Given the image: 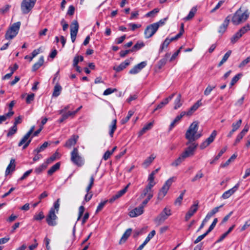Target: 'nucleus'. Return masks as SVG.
<instances>
[{
    "instance_id": "1",
    "label": "nucleus",
    "mask_w": 250,
    "mask_h": 250,
    "mask_svg": "<svg viewBox=\"0 0 250 250\" xmlns=\"http://www.w3.org/2000/svg\"><path fill=\"white\" fill-rule=\"evenodd\" d=\"M198 128L199 123L197 121L193 122L190 125L185 134V138L188 140L186 145H188L189 143L194 142L201 137V133H198Z\"/></svg>"
},
{
    "instance_id": "2",
    "label": "nucleus",
    "mask_w": 250,
    "mask_h": 250,
    "mask_svg": "<svg viewBox=\"0 0 250 250\" xmlns=\"http://www.w3.org/2000/svg\"><path fill=\"white\" fill-rule=\"evenodd\" d=\"M250 12L247 8L241 6L233 14L231 21L234 25H239L245 22L249 18Z\"/></svg>"
},
{
    "instance_id": "3",
    "label": "nucleus",
    "mask_w": 250,
    "mask_h": 250,
    "mask_svg": "<svg viewBox=\"0 0 250 250\" xmlns=\"http://www.w3.org/2000/svg\"><path fill=\"white\" fill-rule=\"evenodd\" d=\"M21 22L18 21L12 24V25L7 30L5 38L7 40H11L13 39L18 33L20 26Z\"/></svg>"
},
{
    "instance_id": "4",
    "label": "nucleus",
    "mask_w": 250,
    "mask_h": 250,
    "mask_svg": "<svg viewBox=\"0 0 250 250\" xmlns=\"http://www.w3.org/2000/svg\"><path fill=\"white\" fill-rule=\"evenodd\" d=\"M71 161L75 165L81 167L84 164L83 158L79 155L77 147H74L71 152Z\"/></svg>"
},
{
    "instance_id": "5",
    "label": "nucleus",
    "mask_w": 250,
    "mask_h": 250,
    "mask_svg": "<svg viewBox=\"0 0 250 250\" xmlns=\"http://www.w3.org/2000/svg\"><path fill=\"white\" fill-rule=\"evenodd\" d=\"M37 0H23L21 3V8L23 14L30 12L36 2Z\"/></svg>"
},
{
    "instance_id": "6",
    "label": "nucleus",
    "mask_w": 250,
    "mask_h": 250,
    "mask_svg": "<svg viewBox=\"0 0 250 250\" xmlns=\"http://www.w3.org/2000/svg\"><path fill=\"white\" fill-rule=\"evenodd\" d=\"M171 214V209L168 208H165L161 213L154 219V222L158 225L163 223L168 216Z\"/></svg>"
},
{
    "instance_id": "7",
    "label": "nucleus",
    "mask_w": 250,
    "mask_h": 250,
    "mask_svg": "<svg viewBox=\"0 0 250 250\" xmlns=\"http://www.w3.org/2000/svg\"><path fill=\"white\" fill-rule=\"evenodd\" d=\"M152 187H149L147 185L144 189L143 193H142V198H144L145 197H146L142 202L143 206H145L148 203V201L153 197V193L152 190Z\"/></svg>"
},
{
    "instance_id": "8",
    "label": "nucleus",
    "mask_w": 250,
    "mask_h": 250,
    "mask_svg": "<svg viewBox=\"0 0 250 250\" xmlns=\"http://www.w3.org/2000/svg\"><path fill=\"white\" fill-rule=\"evenodd\" d=\"M58 217L54 211V208H50L48 215L46 217V221L50 226H55L57 224V219Z\"/></svg>"
},
{
    "instance_id": "9",
    "label": "nucleus",
    "mask_w": 250,
    "mask_h": 250,
    "mask_svg": "<svg viewBox=\"0 0 250 250\" xmlns=\"http://www.w3.org/2000/svg\"><path fill=\"white\" fill-rule=\"evenodd\" d=\"M159 25L157 23L151 24L146 28L144 32V35L146 38L151 37L157 31Z\"/></svg>"
},
{
    "instance_id": "10",
    "label": "nucleus",
    "mask_w": 250,
    "mask_h": 250,
    "mask_svg": "<svg viewBox=\"0 0 250 250\" xmlns=\"http://www.w3.org/2000/svg\"><path fill=\"white\" fill-rule=\"evenodd\" d=\"M217 135V131L213 130L209 137H208L205 141H204L200 146L201 149H204L211 143H212Z\"/></svg>"
},
{
    "instance_id": "11",
    "label": "nucleus",
    "mask_w": 250,
    "mask_h": 250,
    "mask_svg": "<svg viewBox=\"0 0 250 250\" xmlns=\"http://www.w3.org/2000/svg\"><path fill=\"white\" fill-rule=\"evenodd\" d=\"M79 30V24L76 21H74L70 27V35L73 42L75 41L76 36Z\"/></svg>"
},
{
    "instance_id": "12",
    "label": "nucleus",
    "mask_w": 250,
    "mask_h": 250,
    "mask_svg": "<svg viewBox=\"0 0 250 250\" xmlns=\"http://www.w3.org/2000/svg\"><path fill=\"white\" fill-rule=\"evenodd\" d=\"M199 202L196 201L194 202V204L192 205L185 216V219L186 221L188 220L197 211L198 209Z\"/></svg>"
},
{
    "instance_id": "13",
    "label": "nucleus",
    "mask_w": 250,
    "mask_h": 250,
    "mask_svg": "<svg viewBox=\"0 0 250 250\" xmlns=\"http://www.w3.org/2000/svg\"><path fill=\"white\" fill-rule=\"evenodd\" d=\"M30 135L27 133L24 135V136L22 138L20 142L18 144L19 146H21L23 145L22 148L25 149L30 144V143L32 141V139L33 137H32L31 138H29Z\"/></svg>"
},
{
    "instance_id": "14",
    "label": "nucleus",
    "mask_w": 250,
    "mask_h": 250,
    "mask_svg": "<svg viewBox=\"0 0 250 250\" xmlns=\"http://www.w3.org/2000/svg\"><path fill=\"white\" fill-rule=\"evenodd\" d=\"M79 136L76 135H72L65 143L64 145V147L67 148H71L72 146H74L78 141Z\"/></svg>"
},
{
    "instance_id": "15",
    "label": "nucleus",
    "mask_w": 250,
    "mask_h": 250,
    "mask_svg": "<svg viewBox=\"0 0 250 250\" xmlns=\"http://www.w3.org/2000/svg\"><path fill=\"white\" fill-rule=\"evenodd\" d=\"M169 57L170 54L167 53L165 55V57L158 62L156 67V70L157 71L160 70L166 64L167 59L169 58Z\"/></svg>"
},
{
    "instance_id": "16",
    "label": "nucleus",
    "mask_w": 250,
    "mask_h": 250,
    "mask_svg": "<svg viewBox=\"0 0 250 250\" xmlns=\"http://www.w3.org/2000/svg\"><path fill=\"white\" fill-rule=\"evenodd\" d=\"M239 184H236L234 187H233L231 189L225 191L222 195V197L226 199L229 198L231 195H232L239 188Z\"/></svg>"
},
{
    "instance_id": "17",
    "label": "nucleus",
    "mask_w": 250,
    "mask_h": 250,
    "mask_svg": "<svg viewBox=\"0 0 250 250\" xmlns=\"http://www.w3.org/2000/svg\"><path fill=\"white\" fill-rule=\"evenodd\" d=\"M230 20V15H229L226 18L223 23L220 26L219 29L218 30L219 33L223 34L226 31V30L229 25Z\"/></svg>"
},
{
    "instance_id": "18",
    "label": "nucleus",
    "mask_w": 250,
    "mask_h": 250,
    "mask_svg": "<svg viewBox=\"0 0 250 250\" xmlns=\"http://www.w3.org/2000/svg\"><path fill=\"white\" fill-rule=\"evenodd\" d=\"M160 168H158L155 170L153 171L149 175L147 179V181L148 183L147 184L149 187H153L154 185L156 184V183L154 181V175L158 172Z\"/></svg>"
},
{
    "instance_id": "19",
    "label": "nucleus",
    "mask_w": 250,
    "mask_h": 250,
    "mask_svg": "<svg viewBox=\"0 0 250 250\" xmlns=\"http://www.w3.org/2000/svg\"><path fill=\"white\" fill-rule=\"evenodd\" d=\"M16 167V163L15 160L14 159H11L10 161V163L8 165L6 170H5V175H7L10 174L11 172H12L15 170Z\"/></svg>"
},
{
    "instance_id": "20",
    "label": "nucleus",
    "mask_w": 250,
    "mask_h": 250,
    "mask_svg": "<svg viewBox=\"0 0 250 250\" xmlns=\"http://www.w3.org/2000/svg\"><path fill=\"white\" fill-rule=\"evenodd\" d=\"M202 105L201 100L198 101L195 104H194L189 110L186 112V115L190 116L196 111Z\"/></svg>"
},
{
    "instance_id": "21",
    "label": "nucleus",
    "mask_w": 250,
    "mask_h": 250,
    "mask_svg": "<svg viewBox=\"0 0 250 250\" xmlns=\"http://www.w3.org/2000/svg\"><path fill=\"white\" fill-rule=\"evenodd\" d=\"M156 156L154 154H151L150 156L146 158L142 164L143 167L145 168L149 167L155 159Z\"/></svg>"
},
{
    "instance_id": "22",
    "label": "nucleus",
    "mask_w": 250,
    "mask_h": 250,
    "mask_svg": "<svg viewBox=\"0 0 250 250\" xmlns=\"http://www.w3.org/2000/svg\"><path fill=\"white\" fill-rule=\"evenodd\" d=\"M130 63L129 60H126L124 62H122L119 65L114 66L113 69L116 72H120L125 69Z\"/></svg>"
},
{
    "instance_id": "23",
    "label": "nucleus",
    "mask_w": 250,
    "mask_h": 250,
    "mask_svg": "<svg viewBox=\"0 0 250 250\" xmlns=\"http://www.w3.org/2000/svg\"><path fill=\"white\" fill-rule=\"evenodd\" d=\"M185 115H186V112L182 111L179 115L177 116L173 121L170 124L169 129L171 130L175 126V124L178 123Z\"/></svg>"
},
{
    "instance_id": "24",
    "label": "nucleus",
    "mask_w": 250,
    "mask_h": 250,
    "mask_svg": "<svg viewBox=\"0 0 250 250\" xmlns=\"http://www.w3.org/2000/svg\"><path fill=\"white\" fill-rule=\"evenodd\" d=\"M188 146V147L186 148V149L192 155L194 154V152L198 146V144L193 142L192 143H189Z\"/></svg>"
},
{
    "instance_id": "25",
    "label": "nucleus",
    "mask_w": 250,
    "mask_h": 250,
    "mask_svg": "<svg viewBox=\"0 0 250 250\" xmlns=\"http://www.w3.org/2000/svg\"><path fill=\"white\" fill-rule=\"evenodd\" d=\"M197 11V7H193L190 11H189L188 15L184 18V20L185 21H189L192 19L195 16Z\"/></svg>"
},
{
    "instance_id": "26",
    "label": "nucleus",
    "mask_w": 250,
    "mask_h": 250,
    "mask_svg": "<svg viewBox=\"0 0 250 250\" xmlns=\"http://www.w3.org/2000/svg\"><path fill=\"white\" fill-rule=\"evenodd\" d=\"M128 214L131 217H135L141 215V206H138L130 211Z\"/></svg>"
},
{
    "instance_id": "27",
    "label": "nucleus",
    "mask_w": 250,
    "mask_h": 250,
    "mask_svg": "<svg viewBox=\"0 0 250 250\" xmlns=\"http://www.w3.org/2000/svg\"><path fill=\"white\" fill-rule=\"evenodd\" d=\"M169 188L166 187V186H164L162 187L161 189L160 190L158 195V199L161 200L162 199L167 193Z\"/></svg>"
},
{
    "instance_id": "28",
    "label": "nucleus",
    "mask_w": 250,
    "mask_h": 250,
    "mask_svg": "<svg viewBox=\"0 0 250 250\" xmlns=\"http://www.w3.org/2000/svg\"><path fill=\"white\" fill-rule=\"evenodd\" d=\"M43 62H44V57H43V56H42L40 58L38 62L35 63L33 65V66L32 67V71H36L43 64Z\"/></svg>"
},
{
    "instance_id": "29",
    "label": "nucleus",
    "mask_w": 250,
    "mask_h": 250,
    "mask_svg": "<svg viewBox=\"0 0 250 250\" xmlns=\"http://www.w3.org/2000/svg\"><path fill=\"white\" fill-rule=\"evenodd\" d=\"M62 90V87L58 83H57L54 86L53 92V96L57 97L59 96Z\"/></svg>"
},
{
    "instance_id": "30",
    "label": "nucleus",
    "mask_w": 250,
    "mask_h": 250,
    "mask_svg": "<svg viewBox=\"0 0 250 250\" xmlns=\"http://www.w3.org/2000/svg\"><path fill=\"white\" fill-rule=\"evenodd\" d=\"M131 231H132V230H131V229H128L125 231V232L124 233V234L123 235L122 238L120 239V242H119V243L120 244H122L123 243H125L126 241V240H127L128 237L131 234Z\"/></svg>"
},
{
    "instance_id": "31",
    "label": "nucleus",
    "mask_w": 250,
    "mask_h": 250,
    "mask_svg": "<svg viewBox=\"0 0 250 250\" xmlns=\"http://www.w3.org/2000/svg\"><path fill=\"white\" fill-rule=\"evenodd\" d=\"M60 167V163L58 162L54 165L51 167L47 171V174L49 175H52L55 171L59 169Z\"/></svg>"
},
{
    "instance_id": "32",
    "label": "nucleus",
    "mask_w": 250,
    "mask_h": 250,
    "mask_svg": "<svg viewBox=\"0 0 250 250\" xmlns=\"http://www.w3.org/2000/svg\"><path fill=\"white\" fill-rule=\"evenodd\" d=\"M117 120L116 119L113 120L112 122L111 125H110V131L109 132V135L111 137L113 136V133L117 128Z\"/></svg>"
},
{
    "instance_id": "33",
    "label": "nucleus",
    "mask_w": 250,
    "mask_h": 250,
    "mask_svg": "<svg viewBox=\"0 0 250 250\" xmlns=\"http://www.w3.org/2000/svg\"><path fill=\"white\" fill-rule=\"evenodd\" d=\"M181 95L180 94H179L174 101V108L175 109H178L182 105V102L181 101Z\"/></svg>"
},
{
    "instance_id": "34",
    "label": "nucleus",
    "mask_w": 250,
    "mask_h": 250,
    "mask_svg": "<svg viewBox=\"0 0 250 250\" xmlns=\"http://www.w3.org/2000/svg\"><path fill=\"white\" fill-rule=\"evenodd\" d=\"M48 164L45 162L35 169V172L37 174L41 173L47 167Z\"/></svg>"
},
{
    "instance_id": "35",
    "label": "nucleus",
    "mask_w": 250,
    "mask_h": 250,
    "mask_svg": "<svg viewBox=\"0 0 250 250\" xmlns=\"http://www.w3.org/2000/svg\"><path fill=\"white\" fill-rule=\"evenodd\" d=\"M48 146V143L47 142H45L42 146L36 148L33 150V153H40L43 151Z\"/></svg>"
},
{
    "instance_id": "36",
    "label": "nucleus",
    "mask_w": 250,
    "mask_h": 250,
    "mask_svg": "<svg viewBox=\"0 0 250 250\" xmlns=\"http://www.w3.org/2000/svg\"><path fill=\"white\" fill-rule=\"evenodd\" d=\"M231 53V50H229L223 56L222 60L218 63V66L220 67L223 63H224L229 57L230 54Z\"/></svg>"
},
{
    "instance_id": "37",
    "label": "nucleus",
    "mask_w": 250,
    "mask_h": 250,
    "mask_svg": "<svg viewBox=\"0 0 250 250\" xmlns=\"http://www.w3.org/2000/svg\"><path fill=\"white\" fill-rule=\"evenodd\" d=\"M223 206L224 205L223 204L218 207L213 208L211 210H210L209 212L208 213L207 216H208V217L210 218L211 217H212L213 215L218 212L219 211V208H222Z\"/></svg>"
},
{
    "instance_id": "38",
    "label": "nucleus",
    "mask_w": 250,
    "mask_h": 250,
    "mask_svg": "<svg viewBox=\"0 0 250 250\" xmlns=\"http://www.w3.org/2000/svg\"><path fill=\"white\" fill-rule=\"evenodd\" d=\"M74 113H72V111H68L67 113L62 114V117L59 120V122L60 123L63 122L69 117L74 116Z\"/></svg>"
},
{
    "instance_id": "39",
    "label": "nucleus",
    "mask_w": 250,
    "mask_h": 250,
    "mask_svg": "<svg viewBox=\"0 0 250 250\" xmlns=\"http://www.w3.org/2000/svg\"><path fill=\"white\" fill-rule=\"evenodd\" d=\"M141 70V63H139L137 64L136 65H135L133 68H132L130 71H129V74H136L140 72Z\"/></svg>"
},
{
    "instance_id": "40",
    "label": "nucleus",
    "mask_w": 250,
    "mask_h": 250,
    "mask_svg": "<svg viewBox=\"0 0 250 250\" xmlns=\"http://www.w3.org/2000/svg\"><path fill=\"white\" fill-rule=\"evenodd\" d=\"M250 30V25L247 24L246 25L242 27L238 32L242 36L247 32L248 31Z\"/></svg>"
},
{
    "instance_id": "41",
    "label": "nucleus",
    "mask_w": 250,
    "mask_h": 250,
    "mask_svg": "<svg viewBox=\"0 0 250 250\" xmlns=\"http://www.w3.org/2000/svg\"><path fill=\"white\" fill-rule=\"evenodd\" d=\"M45 217L42 211H40L38 213H36L34 215L33 219L36 221H41Z\"/></svg>"
},
{
    "instance_id": "42",
    "label": "nucleus",
    "mask_w": 250,
    "mask_h": 250,
    "mask_svg": "<svg viewBox=\"0 0 250 250\" xmlns=\"http://www.w3.org/2000/svg\"><path fill=\"white\" fill-rule=\"evenodd\" d=\"M185 159L182 157L181 155L179 156V157L176 159L174 162H173L171 165L174 167H177L179 166L182 162L184 161Z\"/></svg>"
},
{
    "instance_id": "43",
    "label": "nucleus",
    "mask_w": 250,
    "mask_h": 250,
    "mask_svg": "<svg viewBox=\"0 0 250 250\" xmlns=\"http://www.w3.org/2000/svg\"><path fill=\"white\" fill-rule=\"evenodd\" d=\"M172 42V41H171V39H168V38H167L165 41L164 42L162 43V45L161 46L160 48V50H159V51L160 52H162L163 50L165 48H167L168 44L170 43V42Z\"/></svg>"
},
{
    "instance_id": "44",
    "label": "nucleus",
    "mask_w": 250,
    "mask_h": 250,
    "mask_svg": "<svg viewBox=\"0 0 250 250\" xmlns=\"http://www.w3.org/2000/svg\"><path fill=\"white\" fill-rule=\"evenodd\" d=\"M133 113H134L133 111H132V110H129L128 112V114H127V116L125 117V118H123L121 120V124H125L126 123H127L128 121V120L130 119L131 117L133 115Z\"/></svg>"
},
{
    "instance_id": "45",
    "label": "nucleus",
    "mask_w": 250,
    "mask_h": 250,
    "mask_svg": "<svg viewBox=\"0 0 250 250\" xmlns=\"http://www.w3.org/2000/svg\"><path fill=\"white\" fill-rule=\"evenodd\" d=\"M59 153L58 152H56L54 154H53L51 157L48 158L46 160V162L48 165L53 161H54L59 156Z\"/></svg>"
},
{
    "instance_id": "46",
    "label": "nucleus",
    "mask_w": 250,
    "mask_h": 250,
    "mask_svg": "<svg viewBox=\"0 0 250 250\" xmlns=\"http://www.w3.org/2000/svg\"><path fill=\"white\" fill-rule=\"evenodd\" d=\"M186 192V190H183L181 193V194L180 196L176 199V200L174 202V204L175 205H180L182 203V201L183 200L184 195Z\"/></svg>"
},
{
    "instance_id": "47",
    "label": "nucleus",
    "mask_w": 250,
    "mask_h": 250,
    "mask_svg": "<svg viewBox=\"0 0 250 250\" xmlns=\"http://www.w3.org/2000/svg\"><path fill=\"white\" fill-rule=\"evenodd\" d=\"M40 50H41V47H40L39 48H38L37 49H35L32 52V56H29L28 55H26L24 58L27 59V58H30V61L31 62L34 57H35L38 54H39L40 53Z\"/></svg>"
},
{
    "instance_id": "48",
    "label": "nucleus",
    "mask_w": 250,
    "mask_h": 250,
    "mask_svg": "<svg viewBox=\"0 0 250 250\" xmlns=\"http://www.w3.org/2000/svg\"><path fill=\"white\" fill-rule=\"evenodd\" d=\"M94 177L95 175H92L90 178V182L88 185V186L86 188V192L88 193L90 189H91L92 186L94 184Z\"/></svg>"
},
{
    "instance_id": "49",
    "label": "nucleus",
    "mask_w": 250,
    "mask_h": 250,
    "mask_svg": "<svg viewBox=\"0 0 250 250\" xmlns=\"http://www.w3.org/2000/svg\"><path fill=\"white\" fill-rule=\"evenodd\" d=\"M242 120L239 119L236 123H234L232 124V130L235 132L238 128L240 127V126L242 124Z\"/></svg>"
},
{
    "instance_id": "50",
    "label": "nucleus",
    "mask_w": 250,
    "mask_h": 250,
    "mask_svg": "<svg viewBox=\"0 0 250 250\" xmlns=\"http://www.w3.org/2000/svg\"><path fill=\"white\" fill-rule=\"evenodd\" d=\"M237 157V155L235 154H233L231 157L230 158H229L226 162L224 164H223L221 165V167H226L227 166H228V165H229V164H230V163L232 161H233L234 159H236V158Z\"/></svg>"
},
{
    "instance_id": "51",
    "label": "nucleus",
    "mask_w": 250,
    "mask_h": 250,
    "mask_svg": "<svg viewBox=\"0 0 250 250\" xmlns=\"http://www.w3.org/2000/svg\"><path fill=\"white\" fill-rule=\"evenodd\" d=\"M17 126L14 125L10 128L9 131L7 134V137H10L15 134L17 131Z\"/></svg>"
},
{
    "instance_id": "52",
    "label": "nucleus",
    "mask_w": 250,
    "mask_h": 250,
    "mask_svg": "<svg viewBox=\"0 0 250 250\" xmlns=\"http://www.w3.org/2000/svg\"><path fill=\"white\" fill-rule=\"evenodd\" d=\"M153 126V123L150 122L146 125L143 128H142V134L144 133H145L147 130L150 129Z\"/></svg>"
},
{
    "instance_id": "53",
    "label": "nucleus",
    "mask_w": 250,
    "mask_h": 250,
    "mask_svg": "<svg viewBox=\"0 0 250 250\" xmlns=\"http://www.w3.org/2000/svg\"><path fill=\"white\" fill-rule=\"evenodd\" d=\"M204 176L203 173H202L201 170H199L197 174L195 175V176L191 179V181L192 182H194L196 181L197 180L200 179V178H202Z\"/></svg>"
},
{
    "instance_id": "54",
    "label": "nucleus",
    "mask_w": 250,
    "mask_h": 250,
    "mask_svg": "<svg viewBox=\"0 0 250 250\" xmlns=\"http://www.w3.org/2000/svg\"><path fill=\"white\" fill-rule=\"evenodd\" d=\"M241 35L237 32L231 38V42L232 43H235L241 37Z\"/></svg>"
},
{
    "instance_id": "55",
    "label": "nucleus",
    "mask_w": 250,
    "mask_h": 250,
    "mask_svg": "<svg viewBox=\"0 0 250 250\" xmlns=\"http://www.w3.org/2000/svg\"><path fill=\"white\" fill-rule=\"evenodd\" d=\"M215 88V86H210L208 85L204 91V94L206 96L208 95L212 90Z\"/></svg>"
},
{
    "instance_id": "56",
    "label": "nucleus",
    "mask_w": 250,
    "mask_h": 250,
    "mask_svg": "<svg viewBox=\"0 0 250 250\" xmlns=\"http://www.w3.org/2000/svg\"><path fill=\"white\" fill-rule=\"evenodd\" d=\"M225 2V0H220L218 3L216 4V5L215 6V7L214 8H213L211 11H210V12L211 13H213L215 11H216L218 9H219L223 4V3Z\"/></svg>"
},
{
    "instance_id": "57",
    "label": "nucleus",
    "mask_w": 250,
    "mask_h": 250,
    "mask_svg": "<svg viewBox=\"0 0 250 250\" xmlns=\"http://www.w3.org/2000/svg\"><path fill=\"white\" fill-rule=\"evenodd\" d=\"M108 200H105L103 202H101L98 206L96 212H98L101 211L105 206L106 203L107 202Z\"/></svg>"
},
{
    "instance_id": "58",
    "label": "nucleus",
    "mask_w": 250,
    "mask_h": 250,
    "mask_svg": "<svg viewBox=\"0 0 250 250\" xmlns=\"http://www.w3.org/2000/svg\"><path fill=\"white\" fill-rule=\"evenodd\" d=\"M116 91H117V89L116 88L113 89L111 88H108L104 90V91L103 93V95H108Z\"/></svg>"
},
{
    "instance_id": "59",
    "label": "nucleus",
    "mask_w": 250,
    "mask_h": 250,
    "mask_svg": "<svg viewBox=\"0 0 250 250\" xmlns=\"http://www.w3.org/2000/svg\"><path fill=\"white\" fill-rule=\"evenodd\" d=\"M250 62V56L243 60L239 65L240 68H243L247 64Z\"/></svg>"
},
{
    "instance_id": "60",
    "label": "nucleus",
    "mask_w": 250,
    "mask_h": 250,
    "mask_svg": "<svg viewBox=\"0 0 250 250\" xmlns=\"http://www.w3.org/2000/svg\"><path fill=\"white\" fill-rule=\"evenodd\" d=\"M174 181V177H171L168 179L164 184V186L169 188L172 183Z\"/></svg>"
},
{
    "instance_id": "61",
    "label": "nucleus",
    "mask_w": 250,
    "mask_h": 250,
    "mask_svg": "<svg viewBox=\"0 0 250 250\" xmlns=\"http://www.w3.org/2000/svg\"><path fill=\"white\" fill-rule=\"evenodd\" d=\"M35 95L33 93L28 95L26 98V102L27 104H30L34 99Z\"/></svg>"
},
{
    "instance_id": "62",
    "label": "nucleus",
    "mask_w": 250,
    "mask_h": 250,
    "mask_svg": "<svg viewBox=\"0 0 250 250\" xmlns=\"http://www.w3.org/2000/svg\"><path fill=\"white\" fill-rule=\"evenodd\" d=\"M227 149V147L225 146L224 148H223L219 152L218 155L216 156L214 158V160H217L219 159V158L222 155V154L225 152Z\"/></svg>"
},
{
    "instance_id": "63",
    "label": "nucleus",
    "mask_w": 250,
    "mask_h": 250,
    "mask_svg": "<svg viewBox=\"0 0 250 250\" xmlns=\"http://www.w3.org/2000/svg\"><path fill=\"white\" fill-rule=\"evenodd\" d=\"M209 219L210 218L208 217V216L206 215V217L203 220L200 226L199 227V228L197 230L198 231H200L201 229H202L204 228L205 224L209 220Z\"/></svg>"
},
{
    "instance_id": "64",
    "label": "nucleus",
    "mask_w": 250,
    "mask_h": 250,
    "mask_svg": "<svg viewBox=\"0 0 250 250\" xmlns=\"http://www.w3.org/2000/svg\"><path fill=\"white\" fill-rule=\"evenodd\" d=\"M240 74L235 75L231 80L230 82V85H233L240 79Z\"/></svg>"
}]
</instances>
